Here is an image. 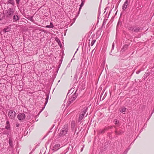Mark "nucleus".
<instances>
[{"label":"nucleus","mask_w":154,"mask_h":154,"mask_svg":"<svg viewBox=\"0 0 154 154\" xmlns=\"http://www.w3.org/2000/svg\"><path fill=\"white\" fill-rule=\"evenodd\" d=\"M74 90H73V91H72V93H73V92H74Z\"/></svg>","instance_id":"obj_33"},{"label":"nucleus","mask_w":154,"mask_h":154,"mask_svg":"<svg viewBox=\"0 0 154 154\" xmlns=\"http://www.w3.org/2000/svg\"><path fill=\"white\" fill-rule=\"evenodd\" d=\"M128 5V0H126L124 4L123 5L122 7V8L123 10H125L127 8V6Z\"/></svg>","instance_id":"obj_8"},{"label":"nucleus","mask_w":154,"mask_h":154,"mask_svg":"<svg viewBox=\"0 0 154 154\" xmlns=\"http://www.w3.org/2000/svg\"><path fill=\"white\" fill-rule=\"evenodd\" d=\"M14 12V9L11 8H10L7 11L6 13H5L6 17H10L13 14Z\"/></svg>","instance_id":"obj_5"},{"label":"nucleus","mask_w":154,"mask_h":154,"mask_svg":"<svg viewBox=\"0 0 154 154\" xmlns=\"http://www.w3.org/2000/svg\"><path fill=\"white\" fill-rule=\"evenodd\" d=\"M75 87H74V88H73V89H75Z\"/></svg>","instance_id":"obj_35"},{"label":"nucleus","mask_w":154,"mask_h":154,"mask_svg":"<svg viewBox=\"0 0 154 154\" xmlns=\"http://www.w3.org/2000/svg\"><path fill=\"white\" fill-rule=\"evenodd\" d=\"M129 29L131 31L135 32H141L143 29V27H139L137 26L131 27L129 28Z\"/></svg>","instance_id":"obj_3"},{"label":"nucleus","mask_w":154,"mask_h":154,"mask_svg":"<svg viewBox=\"0 0 154 154\" xmlns=\"http://www.w3.org/2000/svg\"><path fill=\"white\" fill-rule=\"evenodd\" d=\"M153 112H154V110L153 109V112L152 113H151V115H150V116H152Z\"/></svg>","instance_id":"obj_29"},{"label":"nucleus","mask_w":154,"mask_h":154,"mask_svg":"<svg viewBox=\"0 0 154 154\" xmlns=\"http://www.w3.org/2000/svg\"><path fill=\"white\" fill-rule=\"evenodd\" d=\"M82 150H83V149L82 148L81 149V151H82Z\"/></svg>","instance_id":"obj_34"},{"label":"nucleus","mask_w":154,"mask_h":154,"mask_svg":"<svg viewBox=\"0 0 154 154\" xmlns=\"http://www.w3.org/2000/svg\"><path fill=\"white\" fill-rule=\"evenodd\" d=\"M85 115L81 113L80 114L79 118V119L78 120V122H80L81 121L82 119L83 118L84 116H85Z\"/></svg>","instance_id":"obj_10"},{"label":"nucleus","mask_w":154,"mask_h":154,"mask_svg":"<svg viewBox=\"0 0 154 154\" xmlns=\"http://www.w3.org/2000/svg\"><path fill=\"white\" fill-rule=\"evenodd\" d=\"M72 89H71L70 90H69V92H70V91H71L72 90Z\"/></svg>","instance_id":"obj_32"},{"label":"nucleus","mask_w":154,"mask_h":154,"mask_svg":"<svg viewBox=\"0 0 154 154\" xmlns=\"http://www.w3.org/2000/svg\"><path fill=\"white\" fill-rule=\"evenodd\" d=\"M8 115L10 118L14 119L16 115V113L14 110H10L8 112Z\"/></svg>","instance_id":"obj_4"},{"label":"nucleus","mask_w":154,"mask_h":154,"mask_svg":"<svg viewBox=\"0 0 154 154\" xmlns=\"http://www.w3.org/2000/svg\"><path fill=\"white\" fill-rule=\"evenodd\" d=\"M95 42H96V40H95V39H94V40H92V41L91 43V46H92L94 45V43Z\"/></svg>","instance_id":"obj_18"},{"label":"nucleus","mask_w":154,"mask_h":154,"mask_svg":"<svg viewBox=\"0 0 154 154\" xmlns=\"http://www.w3.org/2000/svg\"><path fill=\"white\" fill-rule=\"evenodd\" d=\"M8 2L11 4H14V0H8Z\"/></svg>","instance_id":"obj_19"},{"label":"nucleus","mask_w":154,"mask_h":154,"mask_svg":"<svg viewBox=\"0 0 154 154\" xmlns=\"http://www.w3.org/2000/svg\"><path fill=\"white\" fill-rule=\"evenodd\" d=\"M130 149V148L129 147H128L127 149H126L125 150V151H127V152H128V151Z\"/></svg>","instance_id":"obj_24"},{"label":"nucleus","mask_w":154,"mask_h":154,"mask_svg":"<svg viewBox=\"0 0 154 154\" xmlns=\"http://www.w3.org/2000/svg\"><path fill=\"white\" fill-rule=\"evenodd\" d=\"M4 30H5V32H7L8 31L7 30V29H4Z\"/></svg>","instance_id":"obj_27"},{"label":"nucleus","mask_w":154,"mask_h":154,"mask_svg":"<svg viewBox=\"0 0 154 154\" xmlns=\"http://www.w3.org/2000/svg\"><path fill=\"white\" fill-rule=\"evenodd\" d=\"M68 125H64L59 134L60 137L63 136L66 134L68 131Z\"/></svg>","instance_id":"obj_2"},{"label":"nucleus","mask_w":154,"mask_h":154,"mask_svg":"<svg viewBox=\"0 0 154 154\" xmlns=\"http://www.w3.org/2000/svg\"><path fill=\"white\" fill-rule=\"evenodd\" d=\"M127 151H125L123 152V154H127Z\"/></svg>","instance_id":"obj_25"},{"label":"nucleus","mask_w":154,"mask_h":154,"mask_svg":"<svg viewBox=\"0 0 154 154\" xmlns=\"http://www.w3.org/2000/svg\"><path fill=\"white\" fill-rule=\"evenodd\" d=\"M77 87H76V89H76V91L72 95V96L69 98V100L67 101V106H69L71 103H73V101L76 98L77 95L76 94V92L77 90Z\"/></svg>","instance_id":"obj_1"},{"label":"nucleus","mask_w":154,"mask_h":154,"mask_svg":"<svg viewBox=\"0 0 154 154\" xmlns=\"http://www.w3.org/2000/svg\"><path fill=\"white\" fill-rule=\"evenodd\" d=\"M105 131V130L104 129L102 130H100L99 131V133L100 134H101L104 133Z\"/></svg>","instance_id":"obj_17"},{"label":"nucleus","mask_w":154,"mask_h":154,"mask_svg":"<svg viewBox=\"0 0 154 154\" xmlns=\"http://www.w3.org/2000/svg\"><path fill=\"white\" fill-rule=\"evenodd\" d=\"M147 125V124H146H146H145L144 126V127H146V125Z\"/></svg>","instance_id":"obj_31"},{"label":"nucleus","mask_w":154,"mask_h":154,"mask_svg":"<svg viewBox=\"0 0 154 154\" xmlns=\"http://www.w3.org/2000/svg\"><path fill=\"white\" fill-rule=\"evenodd\" d=\"M5 128L7 130H10V129L9 122L8 121H7L6 122V126L5 127Z\"/></svg>","instance_id":"obj_11"},{"label":"nucleus","mask_w":154,"mask_h":154,"mask_svg":"<svg viewBox=\"0 0 154 154\" xmlns=\"http://www.w3.org/2000/svg\"><path fill=\"white\" fill-rule=\"evenodd\" d=\"M3 133H4V134H8V133H6L5 132V131H4V132H3Z\"/></svg>","instance_id":"obj_28"},{"label":"nucleus","mask_w":154,"mask_h":154,"mask_svg":"<svg viewBox=\"0 0 154 154\" xmlns=\"http://www.w3.org/2000/svg\"><path fill=\"white\" fill-rule=\"evenodd\" d=\"M13 20L14 21H16L19 20L18 17L17 15H15L14 16Z\"/></svg>","instance_id":"obj_14"},{"label":"nucleus","mask_w":154,"mask_h":154,"mask_svg":"<svg viewBox=\"0 0 154 154\" xmlns=\"http://www.w3.org/2000/svg\"><path fill=\"white\" fill-rule=\"evenodd\" d=\"M88 110V107H85L83 109V111L81 112V113L84 115H85Z\"/></svg>","instance_id":"obj_13"},{"label":"nucleus","mask_w":154,"mask_h":154,"mask_svg":"<svg viewBox=\"0 0 154 154\" xmlns=\"http://www.w3.org/2000/svg\"><path fill=\"white\" fill-rule=\"evenodd\" d=\"M9 143L10 146L12 148L13 147L14 145L13 143V141L12 139V138L11 137H10L9 138Z\"/></svg>","instance_id":"obj_12"},{"label":"nucleus","mask_w":154,"mask_h":154,"mask_svg":"<svg viewBox=\"0 0 154 154\" xmlns=\"http://www.w3.org/2000/svg\"><path fill=\"white\" fill-rule=\"evenodd\" d=\"M71 126L72 127L74 128L75 126V123L74 121H72L71 123Z\"/></svg>","instance_id":"obj_20"},{"label":"nucleus","mask_w":154,"mask_h":154,"mask_svg":"<svg viewBox=\"0 0 154 154\" xmlns=\"http://www.w3.org/2000/svg\"><path fill=\"white\" fill-rule=\"evenodd\" d=\"M17 118L19 120H22L25 118V114L24 113H20L17 116Z\"/></svg>","instance_id":"obj_6"},{"label":"nucleus","mask_w":154,"mask_h":154,"mask_svg":"<svg viewBox=\"0 0 154 154\" xmlns=\"http://www.w3.org/2000/svg\"><path fill=\"white\" fill-rule=\"evenodd\" d=\"M109 129V126L106 127L104 129L105 130V131Z\"/></svg>","instance_id":"obj_22"},{"label":"nucleus","mask_w":154,"mask_h":154,"mask_svg":"<svg viewBox=\"0 0 154 154\" xmlns=\"http://www.w3.org/2000/svg\"><path fill=\"white\" fill-rule=\"evenodd\" d=\"M60 146V145L59 144H57L53 146L52 149L54 151H55L58 150L59 149Z\"/></svg>","instance_id":"obj_7"},{"label":"nucleus","mask_w":154,"mask_h":154,"mask_svg":"<svg viewBox=\"0 0 154 154\" xmlns=\"http://www.w3.org/2000/svg\"><path fill=\"white\" fill-rule=\"evenodd\" d=\"M50 24L51 25H50V26L48 25L46 26V27H48V28H52V27H53V25L52 24V23H51Z\"/></svg>","instance_id":"obj_21"},{"label":"nucleus","mask_w":154,"mask_h":154,"mask_svg":"<svg viewBox=\"0 0 154 154\" xmlns=\"http://www.w3.org/2000/svg\"><path fill=\"white\" fill-rule=\"evenodd\" d=\"M46 97L45 98L46 101L45 102L44 106L42 108V109L40 111V113L42 111V110H43V109L45 108L46 105V104H47V103L48 102V98H49V95L48 94H46Z\"/></svg>","instance_id":"obj_9"},{"label":"nucleus","mask_w":154,"mask_h":154,"mask_svg":"<svg viewBox=\"0 0 154 154\" xmlns=\"http://www.w3.org/2000/svg\"><path fill=\"white\" fill-rule=\"evenodd\" d=\"M16 0V2L17 3V4H19V2L20 0Z\"/></svg>","instance_id":"obj_26"},{"label":"nucleus","mask_w":154,"mask_h":154,"mask_svg":"<svg viewBox=\"0 0 154 154\" xmlns=\"http://www.w3.org/2000/svg\"><path fill=\"white\" fill-rule=\"evenodd\" d=\"M19 125H16V126L17 127H19Z\"/></svg>","instance_id":"obj_30"},{"label":"nucleus","mask_w":154,"mask_h":154,"mask_svg":"<svg viewBox=\"0 0 154 154\" xmlns=\"http://www.w3.org/2000/svg\"><path fill=\"white\" fill-rule=\"evenodd\" d=\"M88 114H87V115H86L85 116H87Z\"/></svg>","instance_id":"obj_36"},{"label":"nucleus","mask_w":154,"mask_h":154,"mask_svg":"<svg viewBox=\"0 0 154 154\" xmlns=\"http://www.w3.org/2000/svg\"><path fill=\"white\" fill-rule=\"evenodd\" d=\"M84 4V3H83V2H82L81 4L80 5V9H81V8L83 5Z\"/></svg>","instance_id":"obj_23"},{"label":"nucleus","mask_w":154,"mask_h":154,"mask_svg":"<svg viewBox=\"0 0 154 154\" xmlns=\"http://www.w3.org/2000/svg\"><path fill=\"white\" fill-rule=\"evenodd\" d=\"M114 122L115 124L116 125H118L119 123V120H117V119H115L114 120Z\"/></svg>","instance_id":"obj_16"},{"label":"nucleus","mask_w":154,"mask_h":154,"mask_svg":"<svg viewBox=\"0 0 154 154\" xmlns=\"http://www.w3.org/2000/svg\"><path fill=\"white\" fill-rule=\"evenodd\" d=\"M126 108L125 107H122L121 109L120 110V112H123L126 111Z\"/></svg>","instance_id":"obj_15"}]
</instances>
